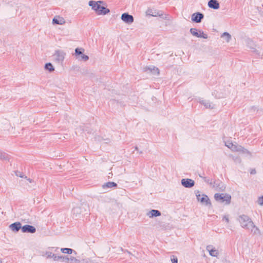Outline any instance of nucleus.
Wrapping results in <instances>:
<instances>
[{"mask_svg": "<svg viewBox=\"0 0 263 263\" xmlns=\"http://www.w3.org/2000/svg\"><path fill=\"white\" fill-rule=\"evenodd\" d=\"M98 15H105L110 12V10L103 6L97 5V8L92 9Z\"/></svg>", "mask_w": 263, "mask_h": 263, "instance_id": "nucleus-5", "label": "nucleus"}, {"mask_svg": "<svg viewBox=\"0 0 263 263\" xmlns=\"http://www.w3.org/2000/svg\"><path fill=\"white\" fill-rule=\"evenodd\" d=\"M231 144H234L231 142L228 141L226 143L225 145L226 146H227L228 147H229V148L231 149Z\"/></svg>", "mask_w": 263, "mask_h": 263, "instance_id": "nucleus-40", "label": "nucleus"}, {"mask_svg": "<svg viewBox=\"0 0 263 263\" xmlns=\"http://www.w3.org/2000/svg\"><path fill=\"white\" fill-rule=\"evenodd\" d=\"M196 195L197 197V199L198 201H200L201 203H205V205H211V201L208 198V196L204 194L202 195V197L200 198V195L199 194V192L198 191L196 193Z\"/></svg>", "mask_w": 263, "mask_h": 263, "instance_id": "nucleus-7", "label": "nucleus"}, {"mask_svg": "<svg viewBox=\"0 0 263 263\" xmlns=\"http://www.w3.org/2000/svg\"><path fill=\"white\" fill-rule=\"evenodd\" d=\"M222 220H225L227 223L229 222V219L228 215H224L222 217Z\"/></svg>", "mask_w": 263, "mask_h": 263, "instance_id": "nucleus-39", "label": "nucleus"}, {"mask_svg": "<svg viewBox=\"0 0 263 263\" xmlns=\"http://www.w3.org/2000/svg\"><path fill=\"white\" fill-rule=\"evenodd\" d=\"M135 149L136 151H138V147L137 146H135Z\"/></svg>", "mask_w": 263, "mask_h": 263, "instance_id": "nucleus-45", "label": "nucleus"}, {"mask_svg": "<svg viewBox=\"0 0 263 263\" xmlns=\"http://www.w3.org/2000/svg\"><path fill=\"white\" fill-rule=\"evenodd\" d=\"M257 202H258V204H259L260 205H261V206L263 205V196L259 197L258 198Z\"/></svg>", "mask_w": 263, "mask_h": 263, "instance_id": "nucleus-35", "label": "nucleus"}, {"mask_svg": "<svg viewBox=\"0 0 263 263\" xmlns=\"http://www.w3.org/2000/svg\"><path fill=\"white\" fill-rule=\"evenodd\" d=\"M45 68L50 72H53L54 70V68L51 63H47L45 64Z\"/></svg>", "mask_w": 263, "mask_h": 263, "instance_id": "nucleus-24", "label": "nucleus"}, {"mask_svg": "<svg viewBox=\"0 0 263 263\" xmlns=\"http://www.w3.org/2000/svg\"><path fill=\"white\" fill-rule=\"evenodd\" d=\"M9 156L5 153H3L0 151V159L4 160H9Z\"/></svg>", "mask_w": 263, "mask_h": 263, "instance_id": "nucleus-26", "label": "nucleus"}, {"mask_svg": "<svg viewBox=\"0 0 263 263\" xmlns=\"http://www.w3.org/2000/svg\"><path fill=\"white\" fill-rule=\"evenodd\" d=\"M101 4L106 5V3L103 1H95L92 0L88 2V5L91 7L92 9L97 8V5H101Z\"/></svg>", "mask_w": 263, "mask_h": 263, "instance_id": "nucleus-15", "label": "nucleus"}, {"mask_svg": "<svg viewBox=\"0 0 263 263\" xmlns=\"http://www.w3.org/2000/svg\"><path fill=\"white\" fill-rule=\"evenodd\" d=\"M84 51V49L83 48H77L75 49V54L76 56L81 55L83 54Z\"/></svg>", "mask_w": 263, "mask_h": 263, "instance_id": "nucleus-27", "label": "nucleus"}, {"mask_svg": "<svg viewBox=\"0 0 263 263\" xmlns=\"http://www.w3.org/2000/svg\"><path fill=\"white\" fill-rule=\"evenodd\" d=\"M143 69L145 71L149 70L150 72H153V71H154V73H159L158 68L155 67H153V68L152 67H144Z\"/></svg>", "mask_w": 263, "mask_h": 263, "instance_id": "nucleus-23", "label": "nucleus"}, {"mask_svg": "<svg viewBox=\"0 0 263 263\" xmlns=\"http://www.w3.org/2000/svg\"><path fill=\"white\" fill-rule=\"evenodd\" d=\"M81 263H92L91 260L89 258L80 259Z\"/></svg>", "mask_w": 263, "mask_h": 263, "instance_id": "nucleus-31", "label": "nucleus"}, {"mask_svg": "<svg viewBox=\"0 0 263 263\" xmlns=\"http://www.w3.org/2000/svg\"><path fill=\"white\" fill-rule=\"evenodd\" d=\"M256 170H255V169H252V170L251 171V172H250V174H256Z\"/></svg>", "mask_w": 263, "mask_h": 263, "instance_id": "nucleus-43", "label": "nucleus"}, {"mask_svg": "<svg viewBox=\"0 0 263 263\" xmlns=\"http://www.w3.org/2000/svg\"><path fill=\"white\" fill-rule=\"evenodd\" d=\"M11 230L15 232H18L20 229L22 230L21 223L20 222H15L12 223L9 226Z\"/></svg>", "mask_w": 263, "mask_h": 263, "instance_id": "nucleus-17", "label": "nucleus"}, {"mask_svg": "<svg viewBox=\"0 0 263 263\" xmlns=\"http://www.w3.org/2000/svg\"><path fill=\"white\" fill-rule=\"evenodd\" d=\"M89 59V57L88 55L82 54L80 57V60L84 61H86Z\"/></svg>", "mask_w": 263, "mask_h": 263, "instance_id": "nucleus-34", "label": "nucleus"}, {"mask_svg": "<svg viewBox=\"0 0 263 263\" xmlns=\"http://www.w3.org/2000/svg\"><path fill=\"white\" fill-rule=\"evenodd\" d=\"M233 159L234 161L236 162H238V163H240L241 162V159H240L239 157H233Z\"/></svg>", "mask_w": 263, "mask_h": 263, "instance_id": "nucleus-38", "label": "nucleus"}, {"mask_svg": "<svg viewBox=\"0 0 263 263\" xmlns=\"http://www.w3.org/2000/svg\"><path fill=\"white\" fill-rule=\"evenodd\" d=\"M27 180H28L30 182H32V180H31V179H30V178L27 179Z\"/></svg>", "mask_w": 263, "mask_h": 263, "instance_id": "nucleus-46", "label": "nucleus"}, {"mask_svg": "<svg viewBox=\"0 0 263 263\" xmlns=\"http://www.w3.org/2000/svg\"><path fill=\"white\" fill-rule=\"evenodd\" d=\"M61 258H60V261L61 262H65L66 263H70V258L67 256H61Z\"/></svg>", "mask_w": 263, "mask_h": 263, "instance_id": "nucleus-28", "label": "nucleus"}, {"mask_svg": "<svg viewBox=\"0 0 263 263\" xmlns=\"http://www.w3.org/2000/svg\"><path fill=\"white\" fill-rule=\"evenodd\" d=\"M22 231L23 233H34L36 232V229L34 226L26 224L22 227Z\"/></svg>", "mask_w": 263, "mask_h": 263, "instance_id": "nucleus-12", "label": "nucleus"}, {"mask_svg": "<svg viewBox=\"0 0 263 263\" xmlns=\"http://www.w3.org/2000/svg\"><path fill=\"white\" fill-rule=\"evenodd\" d=\"M85 131H87V133H90V132H89V130H87V129H85Z\"/></svg>", "mask_w": 263, "mask_h": 263, "instance_id": "nucleus-48", "label": "nucleus"}, {"mask_svg": "<svg viewBox=\"0 0 263 263\" xmlns=\"http://www.w3.org/2000/svg\"><path fill=\"white\" fill-rule=\"evenodd\" d=\"M240 152H242L243 154H246L248 156H251V153L247 150V149L245 148L242 147V149H241V151Z\"/></svg>", "mask_w": 263, "mask_h": 263, "instance_id": "nucleus-32", "label": "nucleus"}, {"mask_svg": "<svg viewBox=\"0 0 263 263\" xmlns=\"http://www.w3.org/2000/svg\"><path fill=\"white\" fill-rule=\"evenodd\" d=\"M199 177H200V178H202V179H203V177H204V176H202V175H199Z\"/></svg>", "mask_w": 263, "mask_h": 263, "instance_id": "nucleus-47", "label": "nucleus"}, {"mask_svg": "<svg viewBox=\"0 0 263 263\" xmlns=\"http://www.w3.org/2000/svg\"><path fill=\"white\" fill-rule=\"evenodd\" d=\"M206 250L209 252L211 256L217 257L218 255V251L213 247L212 245H208L206 247Z\"/></svg>", "mask_w": 263, "mask_h": 263, "instance_id": "nucleus-14", "label": "nucleus"}, {"mask_svg": "<svg viewBox=\"0 0 263 263\" xmlns=\"http://www.w3.org/2000/svg\"><path fill=\"white\" fill-rule=\"evenodd\" d=\"M65 23V21L63 17L57 15L52 20V24L57 25H63Z\"/></svg>", "mask_w": 263, "mask_h": 263, "instance_id": "nucleus-13", "label": "nucleus"}, {"mask_svg": "<svg viewBox=\"0 0 263 263\" xmlns=\"http://www.w3.org/2000/svg\"><path fill=\"white\" fill-rule=\"evenodd\" d=\"M89 208L88 207V210L87 211H85V209H82V211H83V213H82V214H83L84 215H89V213H88V212L89 211Z\"/></svg>", "mask_w": 263, "mask_h": 263, "instance_id": "nucleus-41", "label": "nucleus"}, {"mask_svg": "<svg viewBox=\"0 0 263 263\" xmlns=\"http://www.w3.org/2000/svg\"><path fill=\"white\" fill-rule=\"evenodd\" d=\"M0 263H3V261L2 259H0Z\"/></svg>", "mask_w": 263, "mask_h": 263, "instance_id": "nucleus-49", "label": "nucleus"}, {"mask_svg": "<svg viewBox=\"0 0 263 263\" xmlns=\"http://www.w3.org/2000/svg\"><path fill=\"white\" fill-rule=\"evenodd\" d=\"M121 18L123 22L128 24H130L134 21V18L133 15L129 14L128 13H123Z\"/></svg>", "mask_w": 263, "mask_h": 263, "instance_id": "nucleus-9", "label": "nucleus"}, {"mask_svg": "<svg viewBox=\"0 0 263 263\" xmlns=\"http://www.w3.org/2000/svg\"><path fill=\"white\" fill-rule=\"evenodd\" d=\"M161 215V212L157 210H152L147 213V215L149 217L160 216Z\"/></svg>", "mask_w": 263, "mask_h": 263, "instance_id": "nucleus-19", "label": "nucleus"}, {"mask_svg": "<svg viewBox=\"0 0 263 263\" xmlns=\"http://www.w3.org/2000/svg\"><path fill=\"white\" fill-rule=\"evenodd\" d=\"M80 259L71 256L70 257V263H81Z\"/></svg>", "mask_w": 263, "mask_h": 263, "instance_id": "nucleus-29", "label": "nucleus"}, {"mask_svg": "<svg viewBox=\"0 0 263 263\" xmlns=\"http://www.w3.org/2000/svg\"><path fill=\"white\" fill-rule=\"evenodd\" d=\"M65 55L66 53L64 51L61 50H57L55 51L52 57L54 62L59 64H62Z\"/></svg>", "mask_w": 263, "mask_h": 263, "instance_id": "nucleus-3", "label": "nucleus"}, {"mask_svg": "<svg viewBox=\"0 0 263 263\" xmlns=\"http://www.w3.org/2000/svg\"><path fill=\"white\" fill-rule=\"evenodd\" d=\"M121 250L122 251H124L125 252H127L129 255H132V256H134V255H133L132 254V253L130 252H129L128 250H124L122 248H121Z\"/></svg>", "mask_w": 263, "mask_h": 263, "instance_id": "nucleus-42", "label": "nucleus"}, {"mask_svg": "<svg viewBox=\"0 0 263 263\" xmlns=\"http://www.w3.org/2000/svg\"><path fill=\"white\" fill-rule=\"evenodd\" d=\"M15 174L16 176H18V177H20L21 178H24L25 177V178H27L26 176L25 177V175L23 174V173H22V172H21L20 171H15Z\"/></svg>", "mask_w": 263, "mask_h": 263, "instance_id": "nucleus-30", "label": "nucleus"}, {"mask_svg": "<svg viewBox=\"0 0 263 263\" xmlns=\"http://www.w3.org/2000/svg\"><path fill=\"white\" fill-rule=\"evenodd\" d=\"M61 251L63 253L65 254H71L73 252L76 254V251L70 248H62Z\"/></svg>", "mask_w": 263, "mask_h": 263, "instance_id": "nucleus-25", "label": "nucleus"}, {"mask_svg": "<svg viewBox=\"0 0 263 263\" xmlns=\"http://www.w3.org/2000/svg\"><path fill=\"white\" fill-rule=\"evenodd\" d=\"M52 258H53V260L55 261L60 260V258H61V256H57L55 254L52 255Z\"/></svg>", "mask_w": 263, "mask_h": 263, "instance_id": "nucleus-36", "label": "nucleus"}, {"mask_svg": "<svg viewBox=\"0 0 263 263\" xmlns=\"http://www.w3.org/2000/svg\"><path fill=\"white\" fill-rule=\"evenodd\" d=\"M221 37L224 38L227 42H229L231 40V35L228 32H223L221 35Z\"/></svg>", "mask_w": 263, "mask_h": 263, "instance_id": "nucleus-22", "label": "nucleus"}, {"mask_svg": "<svg viewBox=\"0 0 263 263\" xmlns=\"http://www.w3.org/2000/svg\"><path fill=\"white\" fill-rule=\"evenodd\" d=\"M247 47L251 49L252 52L256 53L257 58H260L261 55L258 51L255 48L256 45L254 42L251 40H248L247 41Z\"/></svg>", "mask_w": 263, "mask_h": 263, "instance_id": "nucleus-8", "label": "nucleus"}, {"mask_svg": "<svg viewBox=\"0 0 263 263\" xmlns=\"http://www.w3.org/2000/svg\"><path fill=\"white\" fill-rule=\"evenodd\" d=\"M139 153H140V154H142V151H140Z\"/></svg>", "mask_w": 263, "mask_h": 263, "instance_id": "nucleus-50", "label": "nucleus"}, {"mask_svg": "<svg viewBox=\"0 0 263 263\" xmlns=\"http://www.w3.org/2000/svg\"><path fill=\"white\" fill-rule=\"evenodd\" d=\"M117 184L114 182H108L107 183H104L102 185V187L105 189L106 188H111L113 187H117Z\"/></svg>", "mask_w": 263, "mask_h": 263, "instance_id": "nucleus-20", "label": "nucleus"}, {"mask_svg": "<svg viewBox=\"0 0 263 263\" xmlns=\"http://www.w3.org/2000/svg\"><path fill=\"white\" fill-rule=\"evenodd\" d=\"M82 209H85L87 211L88 209V205L83 203L81 204L80 206H77L73 208L72 212L76 217H79L80 215L83 213Z\"/></svg>", "mask_w": 263, "mask_h": 263, "instance_id": "nucleus-4", "label": "nucleus"}, {"mask_svg": "<svg viewBox=\"0 0 263 263\" xmlns=\"http://www.w3.org/2000/svg\"><path fill=\"white\" fill-rule=\"evenodd\" d=\"M199 102L203 105L206 108L213 109L215 108V104L210 102L208 100H199Z\"/></svg>", "mask_w": 263, "mask_h": 263, "instance_id": "nucleus-18", "label": "nucleus"}, {"mask_svg": "<svg viewBox=\"0 0 263 263\" xmlns=\"http://www.w3.org/2000/svg\"><path fill=\"white\" fill-rule=\"evenodd\" d=\"M190 31L193 36H196L197 37H202L205 39H208V37L207 34H204L203 31L200 30L198 31V30L196 28H191Z\"/></svg>", "mask_w": 263, "mask_h": 263, "instance_id": "nucleus-6", "label": "nucleus"}, {"mask_svg": "<svg viewBox=\"0 0 263 263\" xmlns=\"http://www.w3.org/2000/svg\"><path fill=\"white\" fill-rule=\"evenodd\" d=\"M241 226L246 230H250L254 235H260V232L259 229L255 226L251 219L247 215H241L238 218Z\"/></svg>", "mask_w": 263, "mask_h": 263, "instance_id": "nucleus-1", "label": "nucleus"}, {"mask_svg": "<svg viewBox=\"0 0 263 263\" xmlns=\"http://www.w3.org/2000/svg\"><path fill=\"white\" fill-rule=\"evenodd\" d=\"M214 198L217 201L225 202L226 204H229L231 203V196L228 194L216 193L214 195Z\"/></svg>", "mask_w": 263, "mask_h": 263, "instance_id": "nucleus-2", "label": "nucleus"}, {"mask_svg": "<svg viewBox=\"0 0 263 263\" xmlns=\"http://www.w3.org/2000/svg\"><path fill=\"white\" fill-rule=\"evenodd\" d=\"M204 17V15L201 12H196L192 15V21L196 23H199Z\"/></svg>", "mask_w": 263, "mask_h": 263, "instance_id": "nucleus-10", "label": "nucleus"}, {"mask_svg": "<svg viewBox=\"0 0 263 263\" xmlns=\"http://www.w3.org/2000/svg\"><path fill=\"white\" fill-rule=\"evenodd\" d=\"M208 6L210 8L217 10L219 8V4L217 0H210L208 2Z\"/></svg>", "mask_w": 263, "mask_h": 263, "instance_id": "nucleus-16", "label": "nucleus"}, {"mask_svg": "<svg viewBox=\"0 0 263 263\" xmlns=\"http://www.w3.org/2000/svg\"><path fill=\"white\" fill-rule=\"evenodd\" d=\"M203 179L204 180V181L208 183V184H210L211 185H212L213 184V182H212V180L211 179H210V178H207V177H203Z\"/></svg>", "mask_w": 263, "mask_h": 263, "instance_id": "nucleus-33", "label": "nucleus"}, {"mask_svg": "<svg viewBox=\"0 0 263 263\" xmlns=\"http://www.w3.org/2000/svg\"><path fill=\"white\" fill-rule=\"evenodd\" d=\"M181 184L186 188H191L195 184V181L191 179H182L181 181Z\"/></svg>", "mask_w": 263, "mask_h": 263, "instance_id": "nucleus-11", "label": "nucleus"}, {"mask_svg": "<svg viewBox=\"0 0 263 263\" xmlns=\"http://www.w3.org/2000/svg\"><path fill=\"white\" fill-rule=\"evenodd\" d=\"M171 261L172 263H177L178 262V258L174 255L171 256Z\"/></svg>", "mask_w": 263, "mask_h": 263, "instance_id": "nucleus-37", "label": "nucleus"}, {"mask_svg": "<svg viewBox=\"0 0 263 263\" xmlns=\"http://www.w3.org/2000/svg\"><path fill=\"white\" fill-rule=\"evenodd\" d=\"M53 254L52 253H50L48 255V257H49V258H52V255H53Z\"/></svg>", "mask_w": 263, "mask_h": 263, "instance_id": "nucleus-44", "label": "nucleus"}, {"mask_svg": "<svg viewBox=\"0 0 263 263\" xmlns=\"http://www.w3.org/2000/svg\"><path fill=\"white\" fill-rule=\"evenodd\" d=\"M231 149L234 152H240L242 149V146L237 144H231Z\"/></svg>", "mask_w": 263, "mask_h": 263, "instance_id": "nucleus-21", "label": "nucleus"}]
</instances>
